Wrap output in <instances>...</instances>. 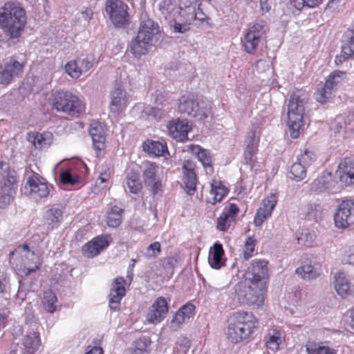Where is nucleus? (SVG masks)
<instances>
[{
	"label": "nucleus",
	"instance_id": "f257e3e1",
	"mask_svg": "<svg viewBox=\"0 0 354 354\" xmlns=\"http://www.w3.org/2000/svg\"><path fill=\"white\" fill-rule=\"evenodd\" d=\"M26 24V11L19 3L8 1L0 8V28L10 38L19 37Z\"/></svg>",
	"mask_w": 354,
	"mask_h": 354
},
{
	"label": "nucleus",
	"instance_id": "f03ea898",
	"mask_svg": "<svg viewBox=\"0 0 354 354\" xmlns=\"http://www.w3.org/2000/svg\"><path fill=\"white\" fill-rule=\"evenodd\" d=\"M308 101V95L301 90L296 91L290 95L287 104V124L292 138L299 137L304 126L303 118Z\"/></svg>",
	"mask_w": 354,
	"mask_h": 354
},
{
	"label": "nucleus",
	"instance_id": "7ed1b4c3",
	"mask_svg": "<svg viewBox=\"0 0 354 354\" xmlns=\"http://www.w3.org/2000/svg\"><path fill=\"white\" fill-rule=\"evenodd\" d=\"M257 326V319L252 313L237 312L229 321L226 336L232 343L236 344L247 339Z\"/></svg>",
	"mask_w": 354,
	"mask_h": 354
},
{
	"label": "nucleus",
	"instance_id": "20e7f679",
	"mask_svg": "<svg viewBox=\"0 0 354 354\" xmlns=\"http://www.w3.org/2000/svg\"><path fill=\"white\" fill-rule=\"evenodd\" d=\"M52 106L57 111L73 117H77L84 111L82 101L70 91H59L53 93Z\"/></svg>",
	"mask_w": 354,
	"mask_h": 354
},
{
	"label": "nucleus",
	"instance_id": "39448f33",
	"mask_svg": "<svg viewBox=\"0 0 354 354\" xmlns=\"http://www.w3.org/2000/svg\"><path fill=\"white\" fill-rule=\"evenodd\" d=\"M179 111L191 118L198 120L208 117L210 108L203 100L199 101L194 95H183L179 99Z\"/></svg>",
	"mask_w": 354,
	"mask_h": 354
},
{
	"label": "nucleus",
	"instance_id": "423d86ee",
	"mask_svg": "<svg viewBox=\"0 0 354 354\" xmlns=\"http://www.w3.org/2000/svg\"><path fill=\"white\" fill-rule=\"evenodd\" d=\"M267 30L264 21H257L250 26L244 37V50L249 54H254L259 46L265 45Z\"/></svg>",
	"mask_w": 354,
	"mask_h": 354
},
{
	"label": "nucleus",
	"instance_id": "0eeeda50",
	"mask_svg": "<svg viewBox=\"0 0 354 354\" xmlns=\"http://www.w3.org/2000/svg\"><path fill=\"white\" fill-rule=\"evenodd\" d=\"M346 80V73L342 71H335L331 73L327 78L324 86L317 89L315 93V99L317 102L324 104L329 102L334 95L335 91Z\"/></svg>",
	"mask_w": 354,
	"mask_h": 354
},
{
	"label": "nucleus",
	"instance_id": "6e6552de",
	"mask_svg": "<svg viewBox=\"0 0 354 354\" xmlns=\"http://www.w3.org/2000/svg\"><path fill=\"white\" fill-rule=\"evenodd\" d=\"M260 138V131L257 124H253L247 133L244 140V160L252 169L257 162L256 154Z\"/></svg>",
	"mask_w": 354,
	"mask_h": 354
},
{
	"label": "nucleus",
	"instance_id": "1a4fd4ad",
	"mask_svg": "<svg viewBox=\"0 0 354 354\" xmlns=\"http://www.w3.org/2000/svg\"><path fill=\"white\" fill-rule=\"evenodd\" d=\"M128 6L122 0H106L105 10L111 21L116 26L129 24Z\"/></svg>",
	"mask_w": 354,
	"mask_h": 354
},
{
	"label": "nucleus",
	"instance_id": "9d476101",
	"mask_svg": "<svg viewBox=\"0 0 354 354\" xmlns=\"http://www.w3.org/2000/svg\"><path fill=\"white\" fill-rule=\"evenodd\" d=\"M0 178L4 180V185L2 187L1 198L4 205L9 204L11 198L15 194V184L17 183V172L10 169L7 162L0 161Z\"/></svg>",
	"mask_w": 354,
	"mask_h": 354
},
{
	"label": "nucleus",
	"instance_id": "9b49d317",
	"mask_svg": "<svg viewBox=\"0 0 354 354\" xmlns=\"http://www.w3.org/2000/svg\"><path fill=\"white\" fill-rule=\"evenodd\" d=\"M50 189L47 181L38 174L34 172L27 179L24 186V194L38 201L48 196Z\"/></svg>",
	"mask_w": 354,
	"mask_h": 354
},
{
	"label": "nucleus",
	"instance_id": "f8f14e48",
	"mask_svg": "<svg viewBox=\"0 0 354 354\" xmlns=\"http://www.w3.org/2000/svg\"><path fill=\"white\" fill-rule=\"evenodd\" d=\"M334 222L335 227L339 229L354 225V201L344 200L338 204L334 214Z\"/></svg>",
	"mask_w": 354,
	"mask_h": 354
},
{
	"label": "nucleus",
	"instance_id": "ddd939ff",
	"mask_svg": "<svg viewBox=\"0 0 354 354\" xmlns=\"http://www.w3.org/2000/svg\"><path fill=\"white\" fill-rule=\"evenodd\" d=\"M268 262L266 260H253L245 273V281L259 283L260 286L266 285L268 279Z\"/></svg>",
	"mask_w": 354,
	"mask_h": 354
},
{
	"label": "nucleus",
	"instance_id": "4468645a",
	"mask_svg": "<svg viewBox=\"0 0 354 354\" xmlns=\"http://www.w3.org/2000/svg\"><path fill=\"white\" fill-rule=\"evenodd\" d=\"M24 64L11 57L0 64V84L8 85L19 77L24 71Z\"/></svg>",
	"mask_w": 354,
	"mask_h": 354
},
{
	"label": "nucleus",
	"instance_id": "2eb2a0df",
	"mask_svg": "<svg viewBox=\"0 0 354 354\" xmlns=\"http://www.w3.org/2000/svg\"><path fill=\"white\" fill-rule=\"evenodd\" d=\"M248 286L244 287V290L239 289L238 295L243 297V302L248 305L261 306L264 302V295L266 292V285L260 286L259 283L248 282Z\"/></svg>",
	"mask_w": 354,
	"mask_h": 354
},
{
	"label": "nucleus",
	"instance_id": "dca6fc26",
	"mask_svg": "<svg viewBox=\"0 0 354 354\" xmlns=\"http://www.w3.org/2000/svg\"><path fill=\"white\" fill-rule=\"evenodd\" d=\"M342 185L339 184L332 173L324 171L310 184V190L319 193H336L340 191Z\"/></svg>",
	"mask_w": 354,
	"mask_h": 354
},
{
	"label": "nucleus",
	"instance_id": "f3484780",
	"mask_svg": "<svg viewBox=\"0 0 354 354\" xmlns=\"http://www.w3.org/2000/svg\"><path fill=\"white\" fill-rule=\"evenodd\" d=\"M158 167L156 163L146 162L142 170V180L145 186L155 196L161 189L162 182L158 175Z\"/></svg>",
	"mask_w": 354,
	"mask_h": 354
},
{
	"label": "nucleus",
	"instance_id": "a211bd4d",
	"mask_svg": "<svg viewBox=\"0 0 354 354\" xmlns=\"http://www.w3.org/2000/svg\"><path fill=\"white\" fill-rule=\"evenodd\" d=\"M168 302L164 297H158L148 308L145 315L146 322L151 324L160 323L168 313Z\"/></svg>",
	"mask_w": 354,
	"mask_h": 354
},
{
	"label": "nucleus",
	"instance_id": "6ab92c4d",
	"mask_svg": "<svg viewBox=\"0 0 354 354\" xmlns=\"http://www.w3.org/2000/svg\"><path fill=\"white\" fill-rule=\"evenodd\" d=\"M89 134L92 138L93 147L96 156L100 157L105 153L106 137L103 125L98 122H93L90 125Z\"/></svg>",
	"mask_w": 354,
	"mask_h": 354
},
{
	"label": "nucleus",
	"instance_id": "aec40b11",
	"mask_svg": "<svg viewBox=\"0 0 354 354\" xmlns=\"http://www.w3.org/2000/svg\"><path fill=\"white\" fill-rule=\"evenodd\" d=\"M160 29L158 24L147 16L142 18L139 30L137 35L143 37L148 41L155 44L160 37Z\"/></svg>",
	"mask_w": 354,
	"mask_h": 354
},
{
	"label": "nucleus",
	"instance_id": "412c9836",
	"mask_svg": "<svg viewBox=\"0 0 354 354\" xmlns=\"http://www.w3.org/2000/svg\"><path fill=\"white\" fill-rule=\"evenodd\" d=\"M109 108L112 113H119L122 112L127 104V94L124 88L116 84L110 93Z\"/></svg>",
	"mask_w": 354,
	"mask_h": 354
},
{
	"label": "nucleus",
	"instance_id": "4be33fe9",
	"mask_svg": "<svg viewBox=\"0 0 354 354\" xmlns=\"http://www.w3.org/2000/svg\"><path fill=\"white\" fill-rule=\"evenodd\" d=\"M167 127L169 136L176 140L185 142L188 139L187 133L191 127L187 120L174 119L169 122Z\"/></svg>",
	"mask_w": 354,
	"mask_h": 354
},
{
	"label": "nucleus",
	"instance_id": "5701e85b",
	"mask_svg": "<svg viewBox=\"0 0 354 354\" xmlns=\"http://www.w3.org/2000/svg\"><path fill=\"white\" fill-rule=\"evenodd\" d=\"M195 164L191 160L185 161L183 169V183L187 194L192 196L196 190V175L194 171Z\"/></svg>",
	"mask_w": 354,
	"mask_h": 354
},
{
	"label": "nucleus",
	"instance_id": "b1692460",
	"mask_svg": "<svg viewBox=\"0 0 354 354\" xmlns=\"http://www.w3.org/2000/svg\"><path fill=\"white\" fill-rule=\"evenodd\" d=\"M110 239L109 236H99L94 238L84 245L82 248L83 254L88 258H93L98 255L109 246Z\"/></svg>",
	"mask_w": 354,
	"mask_h": 354
},
{
	"label": "nucleus",
	"instance_id": "393cba45",
	"mask_svg": "<svg viewBox=\"0 0 354 354\" xmlns=\"http://www.w3.org/2000/svg\"><path fill=\"white\" fill-rule=\"evenodd\" d=\"M239 212V209L235 204L230 203L226 205L217 219V230L223 232L227 230Z\"/></svg>",
	"mask_w": 354,
	"mask_h": 354
},
{
	"label": "nucleus",
	"instance_id": "a878e982",
	"mask_svg": "<svg viewBox=\"0 0 354 354\" xmlns=\"http://www.w3.org/2000/svg\"><path fill=\"white\" fill-rule=\"evenodd\" d=\"M195 306L192 304L183 306L173 316L170 323V328L173 330H177L180 326L187 322L194 315Z\"/></svg>",
	"mask_w": 354,
	"mask_h": 354
},
{
	"label": "nucleus",
	"instance_id": "bb28decb",
	"mask_svg": "<svg viewBox=\"0 0 354 354\" xmlns=\"http://www.w3.org/2000/svg\"><path fill=\"white\" fill-rule=\"evenodd\" d=\"M334 279L335 289L340 297L345 298L353 294L350 281L345 272H339L336 273Z\"/></svg>",
	"mask_w": 354,
	"mask_h": 354
},
{
	"label": "nucleus",
	"instance_id": "cd10ccee",
	"mask_svg": "<svg viewBox=\"0 0 354 354\" xmlns=\"http://www.w3.org/2000/svg\"><path fill=\"white\" fill-rule=\"evenodd\" d=\"M336 174L341 182H345L346 185L354 184V161L345 159L339 165V170Z\"/></svg>",
	"mask_w": 354,
	"mask_h": 354
},
{
	"label": "nucleus",
	"instance_id": "c85d7f7f",
	"mask_svg": "<svg viewBox=\"0 0 354 354\" xmlns=\"http://www.w3.org/2000/svg\"><path fill=\"white\" fill-rule=\"evenodd\" d=\"M296 273L304 280L315 279L320 274V266L316 263L306 261L297 268Z\"/></svg>",
	"mask_w": 354,
	"mask_h": 354
},
{
	"label": "nucleus",
	"instance_id": "c756f323",
	"mask_svg": "<svg viewBox=\"0 0 354 354\" xmlns=\"http://www.w3.org/2000/svg\"><path fill=\"white\" fill-rule=\"evenodd\" d=\"M153 45L146 39L140 37L137 35L131 41L130 51L135 57H140L142 55L148 53L149 49Z\"/></svg>",
	"mask_w": 354,
	"mask_h": 354
},
{
	"label": "nucleus",
	"instance_id": "7c9ffc66",
	"mask_svg": "<svg viewBox=\"0 0 354 354\" xmlns=\"http://www.w3.org/2000/svg\"><path fill=\"white\" fill-rule=\"evenodd\" d=\"M223 255L224 250L222 245L219 243H215L209 252L208 262L210 266L215 269L221 268L224 265Z\"/></svg>",
	"mask_w": 354,
	"mask_h": 354
},
{
	"label": "nucleus",
	"instance_id": "2f4dec72",
	"mask_svg": "<svg viewBox=\"0 0 354 354\" xmlns=\"http://www.w3.org/2000/svg\"><path fill=\"white\" fill-rule=\"evenodd\" d=\"M40 339L39 333L37 332H31L28 333L22 340V352L23 354H33L39 348Z\"/></svg>",
	"mask_w": 354,
	"mask_h": 354
},
{
	"label": "nucleus",
	"instance_id": "473e14b6",
	"mask_svg": "<svg viewBox=\"0 0 354 354\" xmlns=\"http://www.w3.org/2000/svg\"><path fill=\"white\" fill-rule=\"evenodd\" d=\"M170 107L156 104L153 107H145L142 111L141 118L148 120H159L166 115Z\"/></svg>",
	"mask_w": 354,
	"mask_h": 354
},
{
	"label": "nucleus",
	"instance_id": "72a5a7b5",
	"mask_svg": "<svg viewBox=\"0 0 354 354\" xmlns=\"http://www.w3.org/2000/svg\"><path fill=\"white\" fill-rule=\"evenodd\" d=\"M143 149L155 156H164L165 153H168L166 142L160 141L147 140L144 142Z\"/></svg>",
	"mask_w": 354,
	"mask_h": 354
},
{
	"label": "nucleus",
	"instance_id": "f704fd0d",
	"mask_svg": "<svg viewBox=\"0 0 354 354\" xmlns=\"http://www.w3.org/2000/svg\"><path fill=\"white\" fill-rule=\"evenodd\" d=\"M123 209L117 205L113 206L106 214V223L111 227H117L122 223Z\"/></svg>",
	"mask_w": 354,
	"mask_h": 354
},
{
	"label": "nucleus",
	"instance_id": "c9c22d12",
	"mask_svg": "<svg viewBox=\"0 0 354 354\" xmlns=\"http://www.w3.org/2000/svg\"><path fill=\"white\" fill-rule=\"evenodd\" d=\"M57 302L56 294L53 290H48L44 292L42 305L47 312L55 313L57 310Z\"/></svg>",
	"mask_w": 354,
	"mask_h": 354
},
{
	"label": "nucleus",
	"instance_id": "e433bc0d",
	"mask_svg": "<svg viewBox=\"0 0 354 354\" xmlns=\"http://www.w3.org/2000/svg\"><path fill=\"white\" fill-rule=\"evenodd\" d=\"M305 214L308 220L318 222L323 218V208L319 204H308L305 207Z\"/></svg>",
	"mask_w": 354,
	"mask_h": 354
},
{
	"label": "nucleus",
	"instance_id": "4c0bfd02",
	"mask_svg": "<svg viewBox=\"0 0 354 354\" xmlns=\"http://www.w3.org/2000/svg\"><path fill=\"white\" fill-rule=\"evenodd\" d=\"M342 53L354 55V28L347 30L343 36Z\"/></svg>",
	"mask_w": 354,
	"mask_h": 354
},
{
	"label": "nucleus",
	"instance_id": "58836bf2",
	"mask_svg": "<svg viewBox=\"0 0 354 354\" xmlns=\"http://www.w3.org/2000/svg\"><path fill=\"white\" fill-rule=\"evenodd\" d=\"M63 212L58 207H52L45 213L46 222L51 228L54 227V225L59 223L62 220Z\"/></svg>",
	"mask_w": 354,
	"mask_h": 354
},
{
	"label": "nucleus",
	"instance_id": "ea45409f",
	"mask_svg": "<svg viewBox=\"0 0 354 354\" xmlns=\"http://www.w3.org/2000/svg\"><path fill=\"white\" fill-rule=\"evenodd\" d=\"M306 350L308 354H336L334 349L311 342L306 344Z\"/></svg>",
	"mask_w": 354,
	"mask_h": 354
},
{
	"label": "nucleus",
	"instance_id": "a19ab883",
	"mask_svg": "<svg viewBox=\"0 0 354 354\" xmlns=\"http://www.w3.org/2000/svg\"><path fill=\"white\" fill-rule=\"evenodd\" d=\"M53 141V135L50 132L37 133L33 138V144L37 148L43 149L49 147Z\"/></svg>",
	"mask_w": 354,
	"mask_h": 354
},
{
	"label": "nucleus",
	"instance_id": "79ce46f5",
	"mask_svg": "<svg viewBox=\"0 0 354 354\" xmlns=\"http://www.w3.org/2000/svg\"><path fill=\"white\" fill-rule=\"evenodd\" d=\"M127 185L129 192L138 194L142 189V183L140 182L139 176L136 172H131L127 176Z\"/></svg>",
	"mask_w": 354,
	"mask_h": 354
},
{
	"label": "nucleus",
	"instance_id": "37998d69",
	"mask_svg": "<svg viewBox=\"0 0 354 354\" xmlns=\"http://www.w3.org/2000/svg\"><path fill=\"white\" fill-rule=\"evenodd\" d=\"M227 193V188L220 181H215L212 184L211 194L213 195L212 204L220 202Z\"/></svg>",
	"mask_w": 354,
	"mask_h": 354
},
{
	"label": "nucleus",
	"instance_id": "c03bdc74",
	"mask_svg": "<svg viewBox=\"0 0 354 354\" xmlns=\"http://www.w3.org/2000/svg\"><path fill=\"white\" fill-rule=\"evenodd\" d=\"M306 169L307 168L304 166L302 163L297 161L290 167V174L292 176H290V178L297 181L301 180L306 177Z\"/></svg>",
	"mask_w": 354,
	"mask_h": 354
},
{
	"label": "nucleus",
	"instance_id": "a18cd8bd",
	"mask_svg": "<svg viewBox=\"0 0 354 354\" xmlns=\"http://www.w3.org/2000/svg\"><path fill=\"white\" fill-rule=\"evenodd\" d=\"M268 339L266 342V347L268 350L275 352L279 349V345L282 342L281 333L279 331H273V333H269Z\"/></svg>",
	"mask_w": 354,
	"mask_h": 354
},
{
	"label": "nucleus",
	"instance_id": "49530a36",
	"mask_svg": "<svg viewBox=\"0 0 354 354\" xmlns=\"http://www.w3.org/2000/svg\"><path fill=\"white\" fill-rule=\"evenodd\" d=\"M161 253V245L159 242H153L148 245L142 252L147 259H154Z\"/></svg>",
	"mask_w": 354,
	"mask_h": 354
},
{
	"label": "nucleus",
	"instance_id": "de8ad7c7",
	"mask_svg": "<svg viewBox=\"0 0 354 354\" xmlns=\"http://www.w3.org/2000/svg\"><path fill=\"white\" fill-rule=\"evenodd\" d=\"M125 283L126 281L122 277H118L112 282L109 293L113 295L118 293V295L124 296L126 294V289L124 288Z\"/></svg>",
	"mask_w": 354,
	"mask_h": 354
},
{
	"label": "nucleus",
	"instance_id": "09e8293b",
	"mask_svg": "<svg viewBox=\"0 0 354 354\" xmlns=\"http://www.w3.org/2000/svg\"><path fill=\"white\" fill-rule=\"evenodd\" d=\"M125 283L126 281L122 277H118L112 282L109 293L113 295L118 293V295L124 296L126 294V289L124 288Z\"/></svg>",
	"mask_w": 354,
	"mask_h": 354
},
{
	"label": "nucleus",
	"instance_id": "8fccbe9b",
	"mask_svg": "<svg viewBox=\"0 0 354 354\" xmlns=\"http://www.w3.org/2000/svg\"><path fill=\"white\" fill-rule=\"evenodd\" d=\"M322 1L323 0H290V3L294 8L301 10L305 7L315 8L321 4Z\"/></svg>",
	"mask_w": 354,
	"mask_h": 354
},
{
	"label": "nucleus",
	"instance_id": "3c124183",
	"mask_svg": "<svg viewBox=\"0 0 354 354\" xmlns=\"http://www.w3.org/2000/svg\"><path fill=\"white\" fill-rule=\"evenodd\" d=\"M64 68L66 73L74 79L79 78L82 74L76 59L68 62Z\"/></svg>",
	"mask_w": 354,
	"mask_h": 354
},
{
	"label": "nucleus",
	"instance_id": "603ef678",
	"mask_svg": "<svg viewBox=\"0 0 354 354\" xmlns=\"http://www.w3.org/2000/svg\"><path fill=\"white\" fill-rule=\"evenodd\" d=\"M315 235L310 232L308 229L302 230L297 237V243L299 244L310 246L314 241Z\"/></svg>",
	"mask_w": 354,
	"mask_h": 354
},
{
	"label": "nucleus",
	"instance_id": "864d4df0",
	"mask_svg": "<svg viewBox=\"0 0 354 354\" xmlns=\"http://www.w3.org/2000/svg\"><path fill=\"white\" fill-rule=\"evenodd\" d=\"M316 156L314 152L304 150V151L298 157L297 160L302 163L306 168L310 167L315 160Z\"/></svg>",
	"mask_w": 354,
	"mask_h": 354
},
{
	"label": "nucleus",
	"instance_id": "5fc2aeb1",
	"mask_svg": "<svg viewBox=\"0 0 354 354\" xmlns=\"http://www.w3.org/2000/svg\"><path fill=\"white\" fill-rule=\"evenodd\" d=\"M198 8V5H194L193 7H189L188 8L179 11L180 17L183 19L184 21L188 22H192L196 20V10Z\"/></svg>",
	"mask_w": 354,
	"mask_h": 354
},
{
	"label": "nucleus",
	"instance_id": "6e6d98bb",
	"mask_svg": "<svg viewBox=\"0 0 354 354\" xmlns=\"http://www.w3.org/2000/svg\"><path fill=\"white\" fill-rule=\"evenodd\" d=\"M272 211L268 210V209H265L262 207H260L255 215L254 223L256 226H261L263 221L270 216L272 214Z\"/></svg>",
	"mask_w": 354,
	"mask_h": 354
},
{
	"label": "nucleus",
	"instance_id": "4d7b16f0",
	"mask_svg": "<svg viewBox=\"0 0 354 354\" xmlns=\"http://www.w3.org/2000/svg\"><path fill=\"white\" fill-rule=\"evenodd\" d=\"M59 180L62 184L75 185L78 183L79 178L73 175L70 170H64L61 172Z\"/></svg>",
	"mask_w": 354,
	"mask_h": 354
},
{
	"label": "nucleus",
	"instance_id": "13d9d810",
	"mask_svg": "<svg viewBox=\"0 0 354 354\" xmlns=\"http://www.w3.org/2000/svg\"><path fill=\"white\" fill-rule=\"evenodd\" d=\"M197 158L204 167L212 166V157L207 150L198 148L197 151Z\"/></svg>",
	"mask_w": 354,
	"mask_h": 354
},
{
	"label": "nucleus",
	"instance_id": "bf43d9fd",
	"mask_svg": "<svg viewBox=\"0 0 354 354\" xmlns=\"http://www.w3.org/2000/svg\"><path fill=\"white\" fill-rule=\"evenodd\" d=\"M109 306L111 311H115L120 309L121 300L124 296L122 295H116L109 293Z\"/></svg>",
	"mask_w": 354,
	"mask_h": 354
},
{
	"label": "nucleus",
	"instance_id": "052dcab7",
	"mask_svg": "<svg viewBox=\"0 0 354 354\" xmlns=\"http://www.w3.org/2000/svg\"><path fill=\"white\" fill-rule=\"evenodd\" d=\"M277 203V196L275 194H270L266 198H265L261 204V207L268 209L272 212L276 204Z\"/></svg>",
	"mask_w": 354,
	"mask_h": 354
},
{
	"label": "nucleus",
	"instance_id": "680f3d73",
	"mask_svg": "<svg viewBox=\"0 0 354 354\" xmlns=\"http://www.w3.org/2000/svg\"><path fill=\"white\" fill-rule=\"evenodd\" d=\"M256 240L250 236L245 242L244 258L248 259L252 257V254L254 250Z\"/></svg>",
	"mask_w": 354,
	"mask_h": 354
},
{
	"label": "nucleus",
	"instance_id": "e2e57ef3",
	"mask_svg": "<svg viewBox=\"0 0 354 354\" xmlns=\"http://www.w3.org/2000/svg\"><path fill=\"white\" fill-rule=\"evenodd\" d=\"M76 60L79 64L82 73L86 72L90 68H91L93 65V59L88 56L85 57H79Z\"/></svg>",
	"mask_w": 354,
	"mask_h": 354
},
{
	"label": "nucleus",
	"instance_id": "0e129e2a",
	"mask_svg": "<svg viewBox=\"0 0 354 354\" xmlns=\"http://www.w3.org/2000/svg\"><path fill=\"white\" fill-rule=\"evenodd\" d=\"M154 102L158 106H165V107H169V102L167 97V94L165 92L160 91H156L154 95Z\"/></svg>",
	"mask_w": 354,
	"mask_h": 354
},
{
	"label": "nucleus",
	"instance_id": "69168bd1",
	"mask_svg": "<svg viewBox=\"0 0 354 354\" xmlns=\"http://www.w3.org/2000/svg\"><path fill=\"white\" fill-rule=\"evenodd\" d=\"M159 8L162 14L167 17V15L174 10L175 5L172 3L171 0H162L159 4Z\"/></svg>",
	"mask_w": 354,
	"mask_h": 354
},
{
	"label": "nucleus",
	"instance_id": "338daca9",
	"mask_svg": "<svg viewBox=\"0 0 354 354\" xmlns=\"http://www.w3.org/2000/svg\"><path fill=\"white\" fill-rule=\"evenodd\" d=\"M150 344V340L148 337H143L135 342V348L136 351L144 352L147 350V348Z\"/></svg>",
	"mask_w": 354,
	"mask_h": 354
},
{
	"label": "nucleus",
	"instance_id": "774afa93",
	"mask_svg": "<svg viewBox=\"0 0 354 354\" xmlns=\"http://www.w3.org/2000/svg\"><path fill=\"white\" fill-rule=\"evenodd\" d=\"M9 289L10 285L8 280L6 278H0V296L8 299L7 296L9 295Z\"/></svg>",
	"mask_w": 354,
	"mask_h": 354
}]
</instances>
